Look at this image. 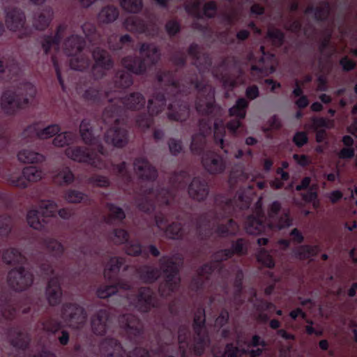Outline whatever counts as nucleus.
Masks as SVG:
<instances>
[{
  "label": "nucleus",
  "mask_w": 357,
  "mask_h": 357,
  "mask_svg": "<svg viewBox=\"0 0 357 357\" xmlns=\"http://www.w3.org/2000/svg\"><path fill=\"white\" fill-rule=\"evenodd\" d=\"M108 210H109V220L108 222H112V220H122L123 218H125V213L123 211L114 205V204H109L108 205Z\"/></svg>",
  "instance_id": "obj_62"
},
{
  "label": "nucleus",
  "mask_w": 357,
  "mask_h": 357,
  "mask_svg": "<svg viewBox=\"0 0 357 357\" xmlns=\"http://www.w3.org/2000/svg\"><path fill=\"white\" fill-rule=\"evenodd\" d=\"M54 18V11L51 8H45L36 13L32 19V26L39 31L46 29Z\"/></svg>",
  "instance_id": "obj_26"
},
{
  "label": "nucleus",
  "mask_w": 357,
  "mask_h": 357,
  "mask_svg": "<svg viewBox=\"0 0 357 357\" xmlns=\"http://www.w3.org/2000/svg\"><path fill=\"white\" fill-rule=\"evenodd\" d=\"M134 170L143 180H153L157 177L155 169L144 158H138L135 161Z\"/></svg>",
  "instance_id": "obj_25"
},
{
  "label": "nucleus",
  "mask_w": 357,
  "mask_h": 357,
  "mask_svg": "<svg viewBox=\"0 0 357 357\" xmlns=\"http://www.w3.org/2000/svg\"><path fill=\"white\" fill-rule=\"evenodd\" d=\"M85 45V41L82 37L72 34L65 40L63 50L68 57L70 56H77L78 53L83 51Z\"/></svg>",
  "instance_id": "obj_24"
},
{
  "label": "nucleus",
  "mask_w": 357,
  "mask_h": 357,
  "mask_svg": "<svg viewBox=\"0 0 357 357\" xmlns=\"http://www.w3.org/2000/svg\"><path fill=\"white\" fill-rule=\"evenodd\" d=\"M306 14L313 13L317 20H322L327 17L329 13V6L327 3H324L321 7L314 10L312 8H308L305 10Z\"/></svg>",
  "instance_id": "obj_59"
},
{
  "label": "nucleus",
  "mask_w": 357,
  "mask_h": 357,
  "mask_svg": "<svg viewBox=\"0 0 357 357\" xmlns=\"http://www.w3.org/2000/svg\"><path fill=\"white\" fill-rule=\"evenodd\" d=\"M165 98L162 96H156L149 100L148 109L151 115L158 114L163 109Z\"/></svg>",
  "instance_id": "obj_53"
},
{
  "label": "nucleus",
  "mask_w": 357,
  "mask_h": 357,
  "mask_svg": "<svg viewBox=\"0 0 357 357\" xmlns=\"http://www.w3.org/2000/svg\"><path fill=\"white\" fill-rule=\"evenodd\" d=\"M266 343L258 335H254L250 344L248 345V350L242 349L243 353H249L250 357H257L260 356L265 349Z\"/></svg>",
  "instance_id": "obj_42"
},
{
  "label": "nucleus",
  "mask_w": 357,
  "mask_h": 357,
  "mask_svg": "<svg viewBox=\"0 0 357 357\" xmlns=\"http://www.w3.org/2000/svg\"><path fill=\"white\" fill-rule=\"evenodd\" d=\"M63 199L68 203L78 204L86 199L87 196L78 190L70 189L65 192Z\"/></svg>",
  "instance_id": "obj_54"
},
{
  "label": "nucleus",
  "mask_w": 357,
  "mask_h": 357,
  "mask_svg": "<svg viewBox=\"0 0 357 357\" xmlns=\"http://www.w3.org/2000/svg\"><path fill=\"white\" fill-rule=\"evenodd\" d=\"M158 80L160 82H162L167 85H168V88L167 89V94H168V98H170V93H173L174 96L176 93H178V87L176 85L175 82L174 81L172 74L170 73H164L159 76Z\"/></svg>",
  "instance_id": "obj_56"
},
{
  "label": "nucleus",
  "mask_w": 357,
  "mask_h": 357,
  "mask_svg": "<svg viewBox=\"0 0 357 357\" xmlns=\"http://www.w3.org/2000/svg\"><path fill=\"white\" fill-rule=\"evenodd\" d=\"M120 5L124 10L132 13L139 12L143 6L142 0H120Z\"/></svg>",
  "instance_id": "obj_55"
},
{
  "label": "nucleus",
  "mask_w": 357,
  "mask_h": 357,
  "mask_svg": "<svg viewBox=\"0 0 357 357\" xmlns=\"http://www.w3.org/2000/svg\"><path fill=\"white\" fill-rule=\"evenodd\" d=\"M202 161L204 169L211 174H220L225 169V164L222 158L213 152L205 153Z\"/></svg>",
  "instance_id": "obj_18"
},
{
  "label": "nucleus",
  "mask_w": 357,
  "mask_h": 357,
  "mask_svg": "<svg viewBox=\"0 0 357 357\" xmlns=\"http://www.w3.org/2000/svg\"><path fill=\"white\" fill-rule=\"evenodd\" d=\"M119 17V8L114 6L102 7L97 15V21L100 24H109L114 22Z\"/></svg>",
  "instance_id": "obj_30"
},
{
  "label": "nucleus",
  "mask_w": 357,
  "mask_h": 357,
  "mask_svg": "<svg viewBox=\"0 0 357 357\" xmlns=\"http://www.w3.org/2000/svg\"><path fill=\"white\" fill-rule=\"evenodd\" d=\"M3 260L7 264H22L26 261L25 257L16 248L6 250L2 255Z\"/></svg>",
  "instance_id": "obj_44"
},
{
  "label": "nucleus",
  "mask_w": 357,
  "mask_h": 357,
  "mask_svg": "<svg viewBox=\"0 0 357 357\" xmlns=\"http://www.w3.org/2000/svg\"><path fill=\"white\" fill-rule=\"evenodd\" d=\"M160 271L151 266H144L139 270V275L145 282H152L158 278Z\"/></svg>",
  "instance_id": "obj_50"
},
{
  "label": "nucleus",
  "mask_w": 357,
  "mask_h": 357,
  "mask_svg": "<svg viewBox=\"0 0 357 357\" xmlns=\"http://www.w3.org/2000/svg\"><path fill=\"white\" fill-rule=\"evenodd\" d=\"M143 59L135 57L127 56L123 59L122 65L132 73L140 75L152 65L155 64L160 59V53L158 48L152 44H142L139 50Z\"/></svg>",
  "instance_id": "obj_4"
},
{
  "label": "nucleus",
  "mask_w": 357,
  "mask_h": 357,
  "mask_svg": "<svg viewBox=\"0 0 357 357\" xmlns=\"http://www.w3.org/2000/svg\"><path fill=\"white\" fill-rule=\"evenodd\" d=\"M160 263L165 273V279L160 284L159 291L162 296H167L178 288L180 277L177 266L172 257H162Z\"/></svg>",
  "instance_id": "obj_6"
},
{
  "label": "nucleus",
  "mask_w": 357,
  "mask_h": 357,
  "mask_svg": "<svg viewBox=\"0 0 357 357\" xmlns=\"http://www.w3.org/2000/svg\"><path fill=\"white\" fill-rule=\"evenodd\" d=\"M267 38L271 40L274 45L280 46L283 42L284 35L279 29L270 27L268 29Z\"/></svg>",
  "instance_id": "obj_61"
},
{
  "label": "nucleus",
  "mask_w": 357,
  "mask_h": 357,
  "mask_svg": "<svg viewBox=\"0 0 357 357\" xmlns=\"http://www.w3.org/2000/svg\"><path fill=\"white\" fill-rule=\"evenodd\" d=\"M320 250V247L318 245H305L298 248L296 255L300 259H309L316 256Z\"/></svg>",
  "instance_id": "obj_49"
},
{
  "label": "nucleus",
  "mask_w": 357,
  "mask_h": 357,
  "mask_svg": "<svg viewBox=\"0 0 357 357\" xmlns=\"http://www.w3.org/2000/svg\"><path fill=\"white\" fill-rule=\"evenodd\" d=\"M189 115V109L178 102L175 101L174 103H169L168 106L167 116L171 120L183 121Z\"/></svg>",
  "instance_id": "obj_33"
},
{
  "label": "nucleus",
  "mask_w": 357,
  "mask_h": 357,
  "mask_svg": "<svg viewBox=\"0 0 357 357\" xmlns=\"http://www.w3.org/2000/svg\"><path fill=\"white\" fill-rule=\"evenodd\" d=\"M110 241L116 245H121L128 242V234L121 229H114L109 236Z\"/></svg>",
  "instance_id": "obj_58"
},
{
  "label": "nucleus",
  "mask_w": 357,
  "mask_h": 357,
  "mask_svg": "<svg viewBox=\"0 0 357 357\" xmlns=\"http://www.w3.org/2000/svg\"><path fill=\"white\" fill-rule=\"evenodd\" d=\"M130 284L128 282L120 281L116 285H105L100 287L96 291L98 297L107 298L116 294L119 289L127 290L130 289Z\"/></svg>",
  "instance_id": "obj_35"
},
{
  "label": "nucleus",
  "mask_w": 357,
  "mask_h": 357,
  "mask_svg": "<svg viewBox=\"0 0 357 357\" xmlns=\"http://www.w3.org/2000/svg\"><path fill=\"white\" fill-rule=\"evenodd\" d=\"M53 180L59 185H69L74 181L75 175L69 167H62L55 171Z\"/></svg>",
  "instance_id": "obj_31"
},
{
  "label": "nucleus",
  "mask_w": 357,
  "mask_h": 357,
  "mask_svg": "<svg viewBox=\"0 0 357 357\" xmlns=\"http://www.w3.org/2000/svg\"><path fill=\"white\" fill-rule=\"evenodd\" d=\"M173 197V195L166 189L148 188L144 190V195L138 206L140 210L149 212L154 208L153 200L159 205H167Z\"/></svg>",
  "instance_id": "obj_8"
},
{
  "label": "nucleus",
  "mask_w": 357,
  "mask_h": 357,
  "mask_svg": "<svg viewBox=\"0 0 357 357\" xmlns=\"http://www.w3.org/2000/svg\"><path fill=\"white\" fill-rule=\"evenodd\" d=\"M234 253L242 255L245 253V244L243 239L237 240L233 245L231 249L222 250L213 255V259L215 262L226 260L230 258Z\"/></svg>",
  "instance_id": "obj_29"
},
{
  "label": "nucleus",
  "mask_w": 357,
  "mask_h": 357,
  "mask_svg": "<svg viewBox=\"0 0 357 357\" xmlns=\"http://www.w3.org/2000/svg\"><path fill=\"white\" fill-rule=\"evenodd\" d=\"M92 333L97 336L106 335L110 328L109 314L106 309H99L90 318Z\"/></svg>",
  "instance_id": "obj_16"
},
{
  "label": "nucleus",
  "mask_w": 357,
  "mask_h": 357,
  "mask_svg": "<svg viewBox=\"0 0 357 357\" xmlns=\"http://www.w3.org/2000/svg\"><path fill=\"white\" fill-rule=\"evenodd\" d=\"M79 134L83 142L89 145H96L98 139L93 136L92 127L86 120H83L79 126Z\"/></svg>",
  "instance_id": "obj_43"
},
{
  "label": "nucleus",
  "mask_w": 357,
  "mask_h": 357,
  "mask_svg": "<svg viewBox=\"0 0 357 357\" xmlns=\"http://www.w3.org/2000/svg\"><path fill=\"white\" fill-rule=\"evenodd\" d=\"M119 324L130 338H135L142 332V323L133 315L126 314L119 318Z\"/></svg>",
  "instance_id": "obj_19"
},
{
  "label": "nucleus",
  "mask_w": 357,
  "mask_h": 357,
  "mask_svg": "<svg viewBox=\"0 0 357 357\" xmlns=\"http://www.w3.org/2000/svg\"><path fill=\"white\" fill-rule=\"evenodd\" d=\"M119 103L123 105L125 107L130 109H139L144 107L145 104V99L140 93H131L128 97L123 100H116L115 102L108 107L112 108V110L114 111V106Z\"/></svg>",
  "instance_id": "obj_28"
},
{
  "label": "nucleus",
  "mask_w": 357,
  "mask_h": 357,
  "mask_svg": "<svg viewBox=\"0 0 357 357\" xmlns=\"http://www.w3.org/2000/svg\"><path fill=\"white\" fill-rule=\"evenodd\" d=\"M17 158L23 164H40L45 161V156L30 148L22 149L18 151Z\"/></svg>",
  "instance_id": "obj_27"
},
{
  "label": "nucleus",
  "mask_w": 357,
  "mask_h": 357,
  "mask_svg": "<svg viewBox=\"0 0 357 357\" xmlns=\"http://www.w3.org/2000/svg\"><path fill=\"white\" fill-rule=\"evenodd\" d=\"M263 220L261 208L259 207L256 209L255 214L248 217L245 223V229L250 234L257 235L266 230L265 224L269 229L278 230L289 227L292 224L289 210L282 209L281 204L278 201L269 205L265 223Z\"/></svg>",
  "instance_id": "obj_1"
},
{
  "label": "nucleus",
  "mask_w": 357,
  "mask_h": 357,
  "mask_svg": "<svg viewBox=\"0 0 357 357\" xmlns=\"http://www.w3.org/2000/svg\"><path fill=\"white\" fill-rule=\"evenodd\" d=\"M16 90L22 99L23 98H29V104L34 99L36 95V89L31 83L22 84Z\"/></svg>",
  "instance_id": "obj_51"
},
{
  "label": "nucleus",
  "mask_w": 357,
  "mask_h": 357,
  "mask_svg": "<svg viewBox=\"0 0 357 357\" xmlns=\"http://www.w3.org/2000/svg\"><path fill=\"white\" fill-rule=\"evenodd\" d=\"M45 248L54 256H60L64 252V247L59 241L54 238L44 240Z\"/></svg>",
  "instance_id": "obj_52"
},
{
  "label": "nucleus",
  "mask_w": 357,
  "mask_h": 357,
  "mask_svg": "<svg viewBox=\"0 0 357 357\" xmlns=\"http://www.w3.org/2000/svg\"><path fill=\"white\" fill-rule=\"evenodd\" d=\"M61 130L59 125L52 124L41 129H36L35 126H29L24 132H35L36 135L41 139H47L54 135H56Z\"/></svg>",
  "instance_id": "obj_34"
},
{
  "label": "nucleus",
  "mask_w": 357,
  "mask_h": 357,
  "mask_svg": "<svg viewBox=\"0 0 357 357\" xmlns=\"http://www.w3.org/2000/svg\"><path fill=\"white\" fill-rule=\"evenodd\" d=\"M7 180L10 185L19 188L23 189L28 186L26 178L24 176L23 170L22 172L20 170L10 171V173L7 176Z\"/></svg>",
  "instance_id": "obj_47"
},
{
  "label": "nucleus",
  "mask_w": 357,
  "mask_h": 357,
  "mask_svg": "<svg viewBox=\"0 0 357 357\" xmlns=\"http://www.w3.org/2000/svg\"><path fill=\"white\" fill-rule=\"evenodd\" d=\"M12 227V221L10 216H0V236H8Z\"/></svg>",
  "instance_id": "obj_63"
},
{
  "label": "nucleus",
  "mask_w": 357,
  "mask_h": 357,
  "mask_svg": "<svg viewBox=\"0 0 357 357\" xmlns=\"http://www.w3.org/2000/svg\"><path fill=\"white\" fill-rule=\"evenodd\" d=\"M24 176L26 181L35 183L40 181L44 176V172L42 169L36 166H29L23 169Z\"/></svg>",
  "instance_id": "obj_45"
},
{
  "label": "nucleus",
  "mask_w": 357,
  "mask_h": 357,
  "mask_svg": "<svg viewBox=\"0 0 357 357\" xmlns=\"http://www.w3.org/2000/svg\"><path fill=\"white\" fill-rule=\"evenodd\" d=\"M195 87L199 91L198 100L196 102L197 110L202 114H219L221 108L213 105L214 91L206 84L197 83Z\"/></svg>",
  "instance_id": "obj_10"
},
{
  "label": "nucleus",
  "mask_w": 357,
  "mask_h": 357,
  "mask_svg": "<svg viewBox=\"0 0 357 357\" xmlns=\"http://www.w3.org/2000/svg\"><path fill=\"white\" fill-rule=\"evenodd\" d=\"M248 105V102L245 98H239L236 104L229 109V115L235 116L236 119L231 120L227 124V127L233 135L236 133V130L241 126V120L245 117Z\"/></svg>",
  "instance_id": "obj_17"
},
{
  "label": "nucleus",
  "mask_w": 357,
  "mask_h": 357,
  "mask_svg": "<svg viewBox=\"0 0 357 357\" xmlns=\"http://www.w3.org/2000/svg\"><path fill=\"white\" fill-rule=\"evenodd\" d=\"M257 260L268 268L275 266L274 261L271 255L265 250L261 249L257 254Z\"/></svg>",
  "instance_id": "obj_64"
},
{
  "label": "nucleus",
  "mask_w": 357,
  "mask_h": 357,
  "mask_svg": "<svg viewBox=\"0 0 357 357\" xmlns=\"http://www.w3.org/2000/svg\"><path fill=\"white\" fill-rule=\"evenodd\" d=\"M199 126L202 129H204V132L202 133L196 134L192 136L190 149L194 153H199L202 150L205 144L204 132H206L209 128L208 126L205 128L203 121L200 122Z\"/></svg>",
  "instance_id": "obj_46"
},
{
  "label": "nucleus",
  "mask_w": 357,
  "mask_h": 357,
  "mask_svg": "<svg viewBox=\"0 0 357 357\" xmlns=\"http://www.w3.org/2000/svg\"><path fill=\"white\" fill-rule=\"evenodd\" d=\"M57 208V204L52 200L41 201L38 206V210L44 218L54 217Z\"/></svg>",
  "instance_id": "obj_48"
},
{
  "label": "nucleus",
  "mask_w": 357,
  "mask_h": 357,
  "mask_svg": "<svg viewBox=\"0 0 357 357\" xmlns=\"http://www.w3.org/2000/svg\"><path fill=\"white\" fill-rule=\"evenodd\" d=\"M29 105V98H21L16 89H11L3 93L1 107L8 114H15Z\"/></svg>",
  "instance_id": "obj_12"
},
{
  "label": "nucleus",
  "mask_w": 357,
  "mask_h": 357,
  "mask_svg": "<svg viewBox=\"0 0 357 357\" xmlns=\"http://www.w3.org/2000/svg\"><path fill=\"white\" fill-rule=\"evenodd\" d=\"M223 206H217L214 211L208 214L211 218L209 221H212L213 224H216L215 233L220 236H227L229 235H235L238 231V225L229 219L227 224L224 225L220 222L225 218L231 215L234 210L233 201L229 199L220 201Z\"/></svg>",
  "instance_id": "obj_5"
},
{
  "label": "nucleus",
  "mask_w": 357,
  "mask_h": 357,
  "mask_svg": "<svg viewBox=\"0 0 357 357\" xmlns=\"http://www.w3.org/2000/svg\"><path fill=\"white\" fill-rule=\"evenodd\" d=\"M68 29V25L61 24L57 26L56 31L54 38L46 36L42 42V47L45 54H47L53 46H57L63 34Z\"/></svg>",
  "instance_id": "obj_32"
},
{
  "label": "nucleus",
  "mask_w": 357,
  "mask_h": 357,
  "mask_svg": "<svg viewBox=\"0 0 357 357\" xmlns=\"http://www.w3.org/2000/svg\"><path fill=\"white\" fill-rule=\"evenodd\" d=\"M119 111H113L107 107L103 112L102 119L110 127L106 131L104 139L105 143L117 148L126 146L128 142V131L118 116Z\"/></svg>",
  "instance_id": "obj_3"
},
{
  "label": "nucleus",
  "mask_w": 357,
  "mask_h": 357,
  "mask_svg": "<svg viewBox=\"0 0 357 357\" xmlns=\"http://www.w3.org/2000/svg\"><path fill=\"white\" fill-rule=\"evenodd\" d=\"M5 22L7 28L17 33L20 38L28 36L31 31L26 24L24 13L17 8H10L6 12Z\"/></svg>",
  "instance_id": "obj_11"
},
{
  "label": "nucleus",
  "mask_w": 357,
  "mask_h": 357,
  "mask_svg": "<svg viewBox=\"0 0 357 357\" xmlns=\"http://www.w3.org/2000/svg\"><path fill=\"white\" fill-rule=\"evenodd\" d=\"M61 319L67 327L81 330L87 324L88 314L86 309L76 303H67L62 306Z\"/></svg>",
  "instance_id": "obj_7"
},
{
  "label": "nucleus",
  "mask_w": 357,
  "mask_h": 357,
  "mask_svg": "<svg viewBox=\"0 0 357 357\" xmlns=\"http://www.w3.org/2000/svg\"><path fill=\"white\" fill-rule=\"evenodd\" d=\"M101 357H124V351L114 339H105L99 346Z\"/></svg>",
  "instance_id": "obj_20"
},
{
  "label": "nucleus",
  "mask_w": 357,
  "mask_h": 357,
  "mask_svg": "<svg viewBox=\"0 0 357 357\" xmlns=\"http://www.w3.org/2000/svg\"><path fill=\"white\" fill-rule=\"evenodd\" d=\"M40 211L36 208L30 209L26 213V222L28 225L35 230H42L45 225L46 221L40 218Z\"/></svg>",
  "instance_id": "obj_40"
},
{
  "label": "nucleus",
  "mask_w": 357,
  "mask_h": 357,
  "mask_svg": "<svg viewBox=\"0 0 357 357\" xmlns=\"http://www.w3.org/2000/svg\"><path fill=\"white\" fill-rule=\"evenodd\" d=\"M205 313L203 309H199L194 317L193 327L196 333L194 338L193 352L196 355H201L209 344V339L206 331Z\"/></svg>",
  "instance_id": "obj_9"
},
{
  "label": "nucleus",
  "mask_w": 357,
  "mask_h": 357,
  "mask_svg": "<svg viewBox=\"0 0 357 357\" xmlns=\"http://www.w3.org/2000/svg\"><path fill=\"white\" fill-rule=\"evenodd\" d=\"M166 222L167 220L162 215L156 216L155 225L160 230L163 231L164 234L167 238L178 239L182 237L183 231L180 224L173 223L165 229Z\"/></svg>",
  "instance_id": "obj_23"
},
{
  "label": "nucleus",
  "mask_w": 357,
  "mask_h": 357,
  "mask_svg": "<svg viewBox=\"0 0 357 357\" xmlns=\"http://www.w3.org/2000/svg\"><path fill=\"white\" fill-rule=\"evenodd\" d=\"M225 127L222 120H216L214 122V137L216 143H218L222 149L224 148V136Z\"/></svg>",
  "instance_id": "obj_57"
},
{
  "label": "nucleus",
  "mask_w": 357,
  "mask_h": 357,
  "mask_svg": "<svg viewBox=\"0 0 357 357\" xmlns=\"http://www.w3.org/2000/svg\"><path fill=\"white\" fill-rule=\"evenodd\" d=\"M123 27L130 31L144 33L146 31L147 25L138 17L130 16L123 23Z\"/></svg>",
  "instance_id": "obj_38"
},
{
  "label": "nucleus",
  "mask_w": 357,
  "mask_h": 357,
  "mask_svg": "<svg viewBox=\"0 0 357 357\" xmlns=\"http://www.w3.org/2000/svg\"><path fill=\"white\" fill-rule=\"evenodd\" d=\"M77 139L75 132L71 131L58 133L54 138L52 143L54 146L62 148L74 144Z\"/></svg>",
  "instance_id": "obj_39"
},
{
  "label": "nucleus",
  "mask_w": 357,
  "mask_h": 357,
  "mask_svg": "<svg viewBox=\"0 0 357 357\" xmlns=\"http://www.w3.org/2000/svg\"><path fill=\"white\" fill-rule=\"evenodd\" d=\"M92 54L94 60L92 68L93 76L95 79H100L112 68V61L109 54L100 48L94 50Z\"/></svg>",
  "instance_id": "obj_14"
},
{
  "label": "nucleus",
  "mask_w": 357,
  "mask_h": 357,
  "mask_svg": "<svg viewBox=\"0 0 357 357\" xmlns=\"http://www.w3.org/2000/svg\"><path fill=\"white\" fill-rule=\"evenodd\" d=\"M7 282L13 289L22 291L32 284L33 275L22 267L13 268L8 273Z\"/></svg>",
  "instance_id": "obj_13"
},
{
  "label": "nucleus",
  "mask_w": 357,
  "mask_h": 357,
  "mask_svg": "<svg viewBox=\"0 0 357 357\" xmlns=\"http://www.w3.org/2000/svg\"><path fill=\"white\" fill-rule=\"evenodd\" d=\"M45 296L51 305H56L61 302L62 291L60 285V278L58 275H54L49 280L45 290Z\"/></svg>",
  "instance_id": "obj_21"
},
{
  "label": "nucleus",
  "mask_w": 357,
  "mask_h": 357,
  "mask_svg": "<svg viewBox=\"0 0 357 357\" xmlns=\"http://www.w3.org/2000/svg\"><path fill=\"white\" fill-rule=\"evenodd\" d=\"M125 264V259L120 257H111L105 265L104 269V277L110 280L114 275L116 274L121 267Z\"/></svg>",
  "instance_id": "obj_36"
},
{
  "label": "nucleus",
  "mask_w": 357,
  "mask_h": 357,
  "mask_svg": "<svg viewBox=\"0 0 357 357\" xmlns=\"http://www.w3.org/2000/svg\"><path fill=\"white\" fill-rule=\"evenodd\" d=\"M335 123L334 120L327 119L325 118H314L312 121V128L314 130H323L325 128L327 129H331L334 128Z\"/></svg>",
  "instance_id": "obj_60"
},
{
  "label": "nucleus",
  "mask_w": 357,
  "mask_h": 357,
  "mask_svg": "<svg viewBox=\"0 0 357 357\" xmlns=\"http://www.w3.org/2000/svg\"><path fill=\"white\" fill-rule=\"evenodd\" d=\"M128 299L132 306L142 312H149L156 305V301L153 296V293L148 287L141 288L137 296L128 298Z\"/></svg>",
  "instance_id": "obj_15"
},
{
  "label": "nucleus",
  "mask_w": 357,
  "mask_h": 357,
  "mask_svg": "<svg viewBox=\"0 0 357 357\" xmlns=\"http://www.w3.org/2000/svg\"><path fill=\"white\" fill-rule=\"evenodd\" d=\"M189 54L195 59L194 64L202 70L211 65V60L208 56L204 54H202L199 48L197 45H191L189 47Z\"/></svg>",
  "instance_id": "obj_37"
},
{
  "label": "nucleus",
  "mask_w": 357,
  "mask_h": 357,
  "mask_svg": "<svg viewBox=\"0 0 357 357\" xmlns=\"http://www.w3.org/2000/svg\"><path fill=\"white\" fill-rule=\"evenodd\" d=\"M188 192L192 199L203 201L208 195V184L199 178H194L188 186Z\"/></svg>",
  "instance_id": "obj_22"
},
{
  "label": "nucleus",
  "mask_w": 357,
  "mask_h": 357,
  "mask_svg": "<svg viewBox=\"0 0 357 357\" xmlns=\"http://www.w3.org/2000/svg\"><path fill=\"white\" fill-rule=\"evenodd\" d=\"M68 58L70 67L73 70L82 71L89 66V59L83 51L78 53L77 56H70Z\"/></svg>",
  "instance_id": "obj_41"
},
{
  "label": "nucleus",
  "mask_w": 357,
  "mask_h": 357,
  "mask_svg": "<svg viewBox=\"0 0 357 357\" xmlns=\"http://www.w3.org/2000/svg\"><path fill=\"white\" fill-rule=\"evenodd\" d=\"M64 154L68 159L74 162L87 163L98 169H108L112 173L122 176L126 174L125 162L115 165L105 160V155L102 146L98 147L97 151H95L93 149L84 146H71L65 149Z\"/></svg>",
  "instance_id": "obj_2"
}]
</instances>
